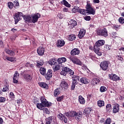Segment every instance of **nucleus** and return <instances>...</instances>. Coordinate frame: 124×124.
I'll list each match as a JSON object with an SVG mask.
<instances>
[{"mask_svg": "<svg viewBox=\"0 0 124 124\" xmlns=\"http://www.w3.org/2000/svg\"><path fill=\"white\" fill-rule=\"evenodd\" d=\"M57 62L59 64H61V63H62V62H66V58L65 57L59 58Z\"/></svg>", "mask_w": 124, "mask_h": 124, "instance_id": "nucleus-24", "label": "nucleus"}, {"mask_svg": "<svg viewBox=\"0 0 124 124\" xmlns=\"http://www.w3.org/2000/svg\"><path fill=\"white\" fill-rule=\"evenodd\" d=\"M84 19L86 21H90L91 20V17L90 16H86L84 17Z\"/></svg>", "mask_w": 124, "mask_h": 124, "instance_id": "nucleus-59", "label": "nucleus"}, {"mask_svg": "<svg viewBox=\"0 0 124 124\" xmlns=\"http://www.w3.org/2000/svg\"><path fill=\"white\" fill-rule=\"evenodd\" d=\"M44 64V61L43 60H40V61H37L36 66L39 68L40 66H42Z\"/></svg>", "mask_w": 124, "mask_h": 124, "instance_id": "nucleus-27", "label": "nucleus"}, {"mask_svg": "<svg viewBox=\"0 0 124 124\" xmlns=\"http://www.w3.org/2000/svg\"><path fill=\"white\" fill-rule=\"evenodd\" d=\"M26 66H30L31 68H34V66H33V64H30V63L28 62L26 64Z\"/></svg>", "mask_w": 124, "mask_h": 124, "instance_id": "nucleus-56", "label": "nucleus"}, {"mask_svg": "<svg viewBox=\"0 0 124 124\" xmlns=\"http://www.w3.org/2000/svg\"><path fill=\"white\" fill-rule=\"evenodd\" d=\"M113 28L115 30H117V29H119V28H120V26L114 25L113 26Z\"/></svg>", "mask_w": 124, "mask_h": 124, "instance_id": "nucleus-61", "label": "nucleus"}, {"mask_svg": "<svg viewBox=\"0 0 124 124\" xmlns=\"http://www.w3.org/2000/svg\"><path fill=\"white\" fill-rule=\"evenodd\" d=\"M69 59L75 64H78V65H81L82 64V62L75 57H70Z\"/></svg>", "mask_w": 124, "mask_h": 124, "instance_id": "nucleus-8", "label": "nucleus"}, {"mask_svg": "<svg viewBox=\"0 0 124 124\" xmlns=\"http://www.w3.org/2000/svg\"><path fill=\"white\" fill-rule=\"evenodd\" d=\"M18 78H19V73H18V72H16L13 78V82L15 83V84H18Z\"/></svg>", "mask_w": 124, "mask_h": 124, "instance_id": "nucleus-14", "label": "nucleus"}, {"mask_svg": "<svg viewBox=\"0 0 124 124\" xmlns=\"http://www.w3.org/2000/svg\"><path fill=\"white\" fill-rule=\"evenodd\" d=\"M40 72L42 75H43L45 76V75H46V69L41 67L40 68Z\"/></svg>", "mask_w": 124, "mask_h": 124, "instance_id": "nucleus-36", "label": "nucleus"}, {"mask_svg": "<svg viewBox=\"0 0 124 124\" xmlns=\"http://www.w3.org/2000/svg\"><path fill=\"white\" fill-rule=\"evenodd\" d=\"M64 44H65L64 41L62 40H58L57 43V46L59 47H62V46H64Z\"/></svg>", "mask_w": 124, "mask_h": 124, "instance_id": "nucleus-20", "label": "nucleus"}, {"mask_svg": "<svg viewBox=\"0 0 124 124\" xmlns=\"http://www.w3.org/2000/svg\"><path fill=\"white\" fill-rule=\"evenodd\" d=\"M78 13H80V14H82V15L86 16L87 14H88V11L87 10L85 9H82L78 10Z\"/></svg>", "mask_w": 124, "mask_h": 124, "instance_id": "nucleus-28", "label": "nucleus"}, {"mask_svg": "<svg viewBox=\"0 0 124 124\" xmlns=\"http://www.w3.org/2000/svg\"><path fill=\"white\" fill-rule=\"evenodd\" d=\"M57 117L60 121L64 122L65 124H67V118L64 116V115L62 113H59L58 114Z\"/></svg>", "mask_w": 124, "mask_h": 124, "instance_id": "nucleus-9", "label": "nucleus"}, {"mask_svg": "<svg viewBox=\"0 0 124 124\" xmlns=\"http://www.w3.org/2000/svg\"><path fill=\"white\" fill-rule=\"evenodd\" d=\"M110 79L113 80V81H118L120 80V77L116 75H113L112 74L108 75Z\"/></svg>", "mask_w": 124, "mask_h": 124, "instance_id": "nucleus-15", "label": "nucleus"}, {"mask_svg": "<svg viewBox=\"0 0 124 124\" xmlns=\"http://www.w3.org/2000/svg\"><path fill=\"white\" fill-rule=\"evenodd\" d=\"M39 86H40L41 88H43L44 89H46V90H48V85L45 82L40 83Z\"/></svg>", "mask_w": 124, "mask_h": 124, "instance_id": "nucleus-32", "label": "nucleus"}, {"mask_svg": "<svg viewBox=\"0 0 124 124\" xmlns=\"http://www.w3.org/2000/svg\"><path fill=\"white\" fill-rule=\"evenodd\" d=\"M8 6L9 8L12 9L13 8V6H15V7H16V6H19V2H18V0H16L15 1H14V3H12V2H8Z\"/></svg>", "mask_w": 124, "mask_h": 124, "instance_id": "nucleus-10", "label": "nucleus"}, {"mask_svg": "<svg viewBox=\"0 0 124 124\" xmlns=\"http://www.w3.org/2000/svg\"><path fill=\"white\" fill-rule=\"evenodd\" d=\"M8 90H9V89H8V86L5 85L3 86L2 92H7Z\"/></svg>", "mask_w": 124, "mask_h": 124, "instance_id": "nucleus-50", "label": "nucleus"}, {"mask_svg": "<svg viewBox=\"0 0 124 124\" xmlns=\"http://www.w3.org/2000/svg\"><path fill=\"white\" fill-rule=\"evenodd\" d=\"M80 81L82 84H89V80L86 78H80Z\"/></svg>", "mask_w": 124, "mask_h": 124, "instance_id": "nucleus-30", "label": "nucleus"}, {"mask_svg": "<svg viewBox=\"0 0 124 124\" xmlns=\"http://www.w3.org/2000/svg\"><path fill=\"white\" fill-rule=\"evenodd\" d=\"M80 78L78 76H74L73 77V84H78Z\"/></svg>", "mask_w": 124, "mask_h": 124, "instance_id": "nucleus-21", "label": "nucleus"}, {"mask_svg": "<svg viewBox=\"0 0 124 124\" xmlns=\"http://www.w3.org/2000/svg\"><path fill=\"white\" fill-rule=\"evenodd\" d=\"M6 101V98L3 97H0V103H4Z\"/></svg>", "mask_w": 124, "mask_h": 124, "instance_id": "nucleus-51", "label": "nucleus"}, {"mask_svg": "<svg viewBox=\"0 0 124 124\" xmlns=\"http://www.w3.org/2000/svg\"><path fill=\"white\" fill-rule=\"evenodd\" d=\"M70 117L75 118L76 115V111H71L69 112Z\"/></svg>", "mask_w": 124, "mask_h": 124, "instance_id": "nucleus-45", "label": "nucleus"}, {"mask_svg": "<svg viewBox=\"0 0 124 124\" xmlns=\"http://www.w3.org/2000/svg\"><path fill=\"white\" fill-rule=\"evenodd\" d=\"M112 34L113 38H116V37H117V33H116V32H113Z\"/></svg>", "mask_w": 124, "mask_h": 124, "instance_id": "nucleus-60", "label": "nucleus"}, {"mask_svg": "<svg viewBox=\"0 0 124 124\" xmlns=\"http://www.w3.org/2000/svg\"><path fill=\"white\" fill-rule=\"evenodd\" d=\"M67 73H69L71 76L74 75V71L67 67L63 68L62 71L60 73V74L63 76H66V74H67Z\"/></svg>", "mask_w": 124, "mask_h": 124, "instance_id": "nucleus-3", "label": "nucleus"}, {"mask_svg": "<svg viewBox=\"0 0 124 124\" xmlns=\"http://www.w3.org/2000/svg\"><path fill=\"white\" fill-rule=\"evenodd\" d=\"M10 97L12 99H14V98H15V95H14V93L13 92H10Z\"/></svg>", "mask_w": 124, "mask_h": 124, "instance_id": "nucleus-53", "label": "nucleus"}, {"mask_svg": "<svg viewBox=\"0 0 124 124\" xmlns=\"http://www.w3.org/2000/svg\"><path fill=\"white\" fill-rule=\"evenodd\" d=\"M57 101H62L63 99V96H61L56 98Z\"/></svg>", "mask_w": 124, "mask_h": 124, "instance_id": "nucleus-54", "label": "nucleus"}, {"mask_svg": "<svg viewBox=\"0 0 124 124\" xmlns=\"http://www.w3.org/2000/svg\"><path fill=\"white\" fill-rule=\"evenodd\" d=\"M119 22L121 24H124V18L123 17H120L119 19Z\"/></svg>", "mask_w": 124, "mask_h": 124, "instance_id": "nucleus-52", "label": "nucleus"}, {"mask_svg": "<svg viewBox=\"0 0 124 124\" xmlns=\"http://www.w3.org/2000/svg\"><path fill=\"white\" fill-rule=\"evenodd\" d=\"M53 69L54 72H56V71H58V70H60V69H61V66H60V65H56L55 66H53Z\"/></svg>", "mask_w": 124, "mask_h": 124, "instance_id": "nucleus-39", "label": "nucleus"}, {"mask_svg": "<svg viewBox=\"0 0 124 124\" xmlns=\"http://www.w3.org/2000/svg\"><path fill=\"white\" fill-rule=\"evenodd\" d=\"M104 44H105V41H104V40H99L95 43L93 46V50L98 56L102 55V53L100 52V48L99 47H101V46H103Z\"/></svg>", "mask_w": 124, "mask_h": 124, "instance_id": "nucleus-2", "label": "nucleus"}, {"mask_svg": "<svg viewBox=\"0 0 124 124\" xmlns=\"http://www.w3.org/2000/svg\"><path fill=\"white\" fill-rule=\"evenodd\" d=\"M60 85L62 88H63V89H66L68 88V84H67V82H66L65 80H62Z\"/></svg>", "mask_w": 124, "mask_h": 124, "instance_id": "nucleus-19", "label": "nucleus"}, {"mask_svg": "<svg viewBox=\"0 0 124 124\" xmlns=\"http://www.w3.org/2000/svg\"><path fill=\"white\" fill-rule=\"evenodd\" d=\"M57 62H58V61H57L56 59H50L48 61V63H49L50 65H55V64L57 63Z\"/></svg>", "mask_w": 124, "mask_h": 124, "instance_id": "nucleus-31", "label": "nucleus"}, {"mask_svg": "<svg viewBox=\"0 0 124 124\" xmlns=\"http://www.w3.org/2000/svg\"><path fill=\"white\" fill-rule=\"evenodd\" d=\"M93 110L91 108H86L84 111V115H86V114H89L91 113V111Z\"/></svg>", "mask_w": 124, "mask_h": 124, "instance_id": "nucleus-40", "label": "nucleus"}, {"mask_svg": "<svg viewBox=\"0 0 124 124\" xmlns=\"http://www.w3.org/2000/svg\"><path fill=\"white\" fill-rule=\"evenodd\" d=\"M100 66L102 70L106 71V70L108 69L109 66V62L107 61L102 62L100 64Z\"/></svg>", "mask_w": 124, "mask_h": 124, "instance_id": "nucleus-6", "label": "nucleus"}, {"mask_svg": "<svg viewBox=\"0 0 124 124\" xmlns=\"http://www.w3.org/2000/svg\"><path fill=\"white\" fill-rule=\"evenodd\" d=\"M70 25L72 26L73 28H74L75 27V26H77V22L73 19L71 20L70 22Z\"/></svg>", "mask_w": 124, "mask_h": 124, "instance_id": "nucleus-38", "label": "nucleus"}, {"mask_svg": "<svg viewBox=\"0 0 124 124\" xmlns=\"http://www.w3.org/2000/svg\"><path fill=\"white\" fill-rule=\"evenodd\" d=\"M61 93V89L57 88L54 90V96H58Z\"/></svg>", "mask_w": 124, "mask_h": 124, "instance_id": "nucleus-29", "label": "nucleus"}, {"mask_svg": "<svg viewBox=\"0 0 124 124\" xmlns=\"http://www.w3.org/2000/svg\"><path fill=\"white\" fill-rule=\"evenodd\" d=\"M78 101L80 104H84L86 103L85 98H84L83 96L81 95L79 96L78 97Z\"/></svg>", "mask_w": 124, "mask_h": 124, "instance_id": "nucleus-25", "label": "nucleus"}, {"mask_svg": "<svg viewBox=\"0 0 124 124\" xmlns=\"http://www.w3.org/2000/svg\"><path fill=\"white\" fill-rule=\"evenodd\" d=\"M23 19L26 22H27V23H31V17L29 16H24Z\"/></svg>", "mask_w": 124, "mask_h": 124, "instance_id": "nucleus-23", "label": "nucleus"}, {"mask_svg": "<svg viewBox=\"0 0 124 124\" xmlns=\"http://www.w3.org/2000/svg\"><path fill=\"white\" fill-rule=\"evenodd\" d=\"M80 54V50L78 48H74L71 51V55L72 56H76Z\"/></svg>", "mask_w": 124, "mask_h": 124, "instance_id": "nucleus-16", "label": "nucleus"}, {"mask_svg": "<svg viewBox=\"0 0 124 124\" xmlns=\"http://www.w3.org/2000/svg\"><path fill=\"white\" fill-rule=\"evenodd\" d=\"M68 38L70 41H73L76 39V36L74 34H71L68 36Z\"/></svg>", "mask_w": 124, "mask_h": 124, "instance_id": "nucleus-37", "label": "nucleus"}, {"mask_svg": "<svg viewBox=\"0 0 124 124\" xmlns=\"http://www.w3.org/2000/svg\"><path fill=\"white\" fill-rule=\"evenodd\" d=\"M6 52L7 54L10 55V56H11V57L15 56V52L11 50L7 49Z\"/></svg>", "mask_w": 124, "mask_h": 124, "instance_id": "nucleus-35", "label": "nucleus"}, {"mask_svg": "<svg viewBox=\"0 0 124 124\" xmlns=\"http://www.w3.org/2000/svg\"><path fill=\"white\" fill-rule=\"evenodd\" d=\"M92 81L93 82V83H95L96 84H97V83H99V82H100L99 79L97 78H93Z\"/></svg>", "mask_w": 124, "mask_h": 124, "instance_id": "nucleus-47", "label": "nucleus"}, {"mask_svg": "<svg viewBox=\"0 0 124 124\" xmlns=\"http://www.w3.org/2000/svg\"><path fill=\"white\" fill-rule=\"evenodd\" d=\"M44 113H46V114H50V111L48 110V108H44L43 109Z\"/></svg>", "mask_w": 124, "mask_h": 124, "instance_id": "nucleus-55", "label": "nucleus"}, {"mask_svg": "<svg viewBox=\"0 0 124 124\" xmlns=\"http://www.w3.org/2000/svg\"><path fill=\"white\" fill-rule=\"evenodd\" d=\"M37 53L38 54V55H39V56H43V55H44L45 48H44V47H39L37 49Z\"/></svg>", "mask_w": 124, "mask_h": 124, "instance_id": "nucleus-18", "label": "nucleus"}, {"mask_svg": "<svg viewBox=\"0 0 124 124\" xmlns=\"http://www.w3.org/2000/svg\"><path fill=\"white\" fill-rule=\"evenodd\" d=\"M100 91L101 93H104V92H106V91H107V89L105 86H102L100 89Z\"/></svg>", "mask_w": 124, "mask_h": 124, "instance_id": "nucleus-46", "label": "nucleus"}, {"mask_svg": "<svg viewBox=\"0 0 124 124\" xmlns=\"http://www.w3.org/2000/svg\"><path fill=\"white\" fill-rule=\"evenodd\" d=\"M106 110L110 112L112 110V105L110 104H108L106 106Z\"/></svg>", "mask_w": 124, "mask_h": 124, "instance_id": "nucleus-44", "label": "nucleus"}, {"mask_svg": "<svg viewBox=\"0 0 124 124\" xmlns=\"http://www.w3.org/2000/svg\"><path fill=\"white\" fill-rule=\"evenodd\" d=\"M6 60H8L9 62H16V58L15 57H6Z\"/></svg>", "mask_w": 124, "mask_h": 124, "instance_id": "nucleus-42", "label": "nucleus"}, {"mask_svg": "<svg viewBox=\"0 0 124 124\" xmlns=\"http://www.w3.org/2000/svg\"><path fill=\"white\" fill-rule=\"evenodd\" d=\"M24 78L26 79L27 82H30V81H31V79H32V78H31V76L29 74L25 75L24 76Z\"/></svg>", "mask_w": 124, "mask_h": 124, "instance_id": "nucleus-26", "label": "nucleus"}, {"mask_svg": "<svg viewBox=\"0 0 124 124\" xmlns=\"http://www.w3.org/2000/svg\"><path fill=\"white\" fill-rule=\"evenodd\" d=\"M61 3H62V4H64V5H65V6H66V7H70V6H71L70 4H69L68 2H67V1H66V0H62Z\"/></svg>", "mask_w": 124, "mask_h": 124, "instance_id": "nucleus-33", "label": "nucleus"}, {"mask_svg": "<svg viewBox=\"0 0 124 124\" xmlns=\"http://www.w3.org/2000/svg\"><path fill=\"white\" fill-rule=\"evenodd\" d=\"M75 118L78 122H80L81 119H82V112H76V115H75Z\"/></svg>", "mask_w": 124, "mask_h": 124, "instance_id": "nucleus-17", "label": "nucleus"}, {"mask_svg": "<svg viewBox=\"0 0 124 124\" xmlns=\"http://www.w3.org/2000/svg\"><path fill=\"white\" fill-rule=\"evenodd\" d=\"M41 16V15H40L39 14L34 15L33 16H32L31 23H36L37 21H38V19L40 18Z\"/></svg>", "mask_w": 124, "mask_h": 124, "instance_id": "nucleus-11", "label": "nucleus"}, {"mask_svg": "<svg viewBox=\"0 0 124 124\" xmlns=\"http://www.w3.org/2000/svg\"><path fill=\"white\" fill-rule=\"evenodd\" d=\"M120 111V105L118 104H115L113 107L112 112L114 114H116V113H118Z\"/></svg>", "mask_w": 124, "mask_h": 124, "instance_id": "nucleus-13", "label": "nucleus"}, {"mask_svg": "<svg viewBox=\"0 0 124 124\" xmlns=\"http://www.w3.org/2000/svg\"><path fill=\"white\" fill-rule=\"evenodd\" d=\"M63 11L64 12H68V8H64L63 9Z\"/></svg>", "mask_w": 124, "mask_h": 124, "instance_id": "nucleus-63", "label": "nucleus"}, {"mask_svg": "<svg viewBox=\"0 0 124 124\" xmlns=\"http://www.w3.org/2000/svg\"><path fill=\"white\" fill-rule=\"evenodd\" d=\"M76 85H77V83H73V82L71 85V89L74 90L75 89V86H76Z\"/></svg>", "mask_w": 124, "mask_h": 124, "instance_id": "nucleus-58", "label": "nucleus"}, {"mask_svg": "<svg viewBox=\"0 0 124 124\" xmlns=\"http://www.w3.org/2000/svg\"><path fill=\"white\" fill-rule=\"evenodd\" d=\"M53 122L54 124H58L56 122V117L54 116L48 117L46 119V124H51Z\"/></svg>", "mask_w": 124, "mask_h": 124, "instance_id": "nucleus-7", "label": "nucleus"}, {"mask_svg": "<svg viewBox=\"0 0 124 124\" xmlns=\"http://www.w3.org/2000/svg\"><path fill=\"white\" fill-rule=\"evenodd\" d=\"M87 11L89 14H92V15H94V14H95V10L93 9V8H91L87 10Z\"/></svg>", "mask_w": 124, "mask_h": 124, "instance_id": "nucleus-34", "label": "nucleus"}, {"mask_svg": "<svg viewBox=\"0 0 124 124\" xmlns=\"http://www.w3.org/2000/svg\"><path fill=\"white\" fill-rule=\"evenodd\" d=\"M105 50L106 51H109V50H110V46L108 45L105 46Z\"/></svg>", "mask_w": 124, "mask_h": 124, "instance_id": "nucleus-57", "label": "nucleus"}, {"mask_svg": "<svg viewBox=\"0 0 124 124\" xmlns=\"http://www.w3.org/2000/svg\"><path fill=\"white\" fill-rule=\"evenodd\" d=\"M104 101L103 100H98L97 101V105L99 107H102L104 106Z\"/></svg>", "mask_w": 124, "mask_h": 124, "instance_id": "nucleus-41", "label": "nucleus"}, {"mask_svg": "<svg viewBox=\"0 0 124 124\" xmlns=\"http://www.w3.org/2000/svg\"><path fill=\"white\" fill-rule=\"evenodd\" d=\"M40 99L41 103H39L36 104L37 108L39 109V110H43L44 109L45 107H50V106L52 105V104L51 103H49L46 98H45V97L43 96H41Z\"/></svg>", "mask_w": 124, "mask_h": 124, "instance_id": "nucleus-1", "label": "nucleus"}, {"mask_svg": "<svg viewBox=\"0 0 124 124\" xmlns=\"http://www.w3.org/2000/svg\"><path fill=\"white\" fill-rule=\"evenodd\" d=\"M33 103H34L35 104H37V103H38V100L37 99H35L33 100Z\"/></svg>", "mask_w": 124, "mask_h": 124, "instance_id": "nucleus-62", "label": "nucleus"}, {"mask_svg": "<svg viewBox=\"0 0 124 124\" xmlns=\"http://www.w3.org/2000/svg\"><path fill=\"white\" fill-rule=\"evenodd\" d=\"M86 8L87 10H89V9H91V8H93V7H92V5L89 3H87V5L86 6Z\"/></svg>", "mask_w": 124, "mask_h": 124, "instance_id": "nucleus-48", "label": "nucleus"}, {"mask_svg": "<svg viewBox=\"0 0 124 124\" xmlns=\"http://www.w3.org/2000/svg\"><path fill=\"white\" fill-rule=\"evenodd\" d=\"M104 124H111V118H108Z\"/></svg>", "mask_w": 124, "mask_h": 124, "instance_id": "nucleus-49", "label": "nucleus"}, {"mask_svg": "<svg viewBox=\"0 0 124 124\" xmlns=\"http://www.w3.org/2000/svg\"><path fill=\"white\" fill-rule=\"evenodd\" d=\"M45 76V78L46 80H50L51 78H52V76H53V71L51 69H49Z\"/></svg>", "mask_w": 124, "mask_h": 124, "instance_id": "nucleus-12", "label": "nucleus"}, {"mask_svg": "<svg viewBox=\"0 0 124 124\" xmlns=\"http://www.w3.org/2000/svg\"><path fill=\"white\" fill-rule=\"evenodd\" d=\"M77 10L78 12H79V10H81V9L78 6H75L74 8L72 10V12L74 13H76V11Z\"/></svg>", "mask_w": 124, "mask_h": 124, "instance_id": "nucleus-43", "label": "nucleus"}, {"mask_svg": "<svg viewBox=\"0 0 124 124\" xmlns=\"http://www.w3.org/2000/svg\"><path fill=\"white\" fill-rule=\"evenodd\" d=\"M22 18H24V14L22 13V12H17L16 13L15 16L14 17L15 19V24L16 25L19 21H20Z\"/></svg>", "mask_w": 124, "mask_h": 124, "instance_id": "nucleus-5", "label": "nucleus"}, {"mask_svg": "<svg viewBox=\"0 0 124 124\" xmlns=\"http://www.w3.org/2000/svg\"><path fill=\"white\" fill-rule=\"evenodd\" d=\"M96 32L97 35L103 36L104 37H107L108 36V31L106 28H104L102 30H96Z\"/></svg>", "mask_w": 124, "mask_h": 124, "instance_id": "nucleus-4", "label": "nucleus"}, {"mask_svg": "<svg viewBox=\"0 0 124 124\" xmlns=\"http://www.w3.org/2000/svg\"><path fill=\"white\" fill-rule=\"evenodd\" d=\"M85 34H86V31L81 30L79 31L78 36L79 38L81 39L82 38V37H84Z\"/></svg>", "mask_w": 124, "mask_h": 124, "instance_id": "nucleus-22", "label": "nucleus"}, {"mask_svg": "<svg viewBox=\"0 0 124 124\" xmlns=\"http://www.w3.org/2000/svg\"><path fill=\"white\" fill-rule=\"evenodd\" d=\"M118 60H119V61H121V62H123L124 59H123V58L121 56H118Z\"/></svg>", "mask_w": 124, "mask_h": 124, "instance_id": "nucleus-64", "label": "nucleus"}]
</instances>
